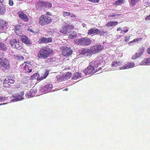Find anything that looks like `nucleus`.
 Masks as SVG:
<instances>
[{"label": "nucleus", "mask_w": 150, "mask_h": 150, "mask_svg": "<svg viewBox=\"0 0 150 150\" xmlns=\"http://www.w3.org/2000/svg\"><path fill=\"white\" fill-rule=\"evenodd\" d=\"M102 67H100L98 69H96V71L91 67L89 65L87 67L86 69L83 70V72L86 75L91 74L92 75L95 73L96 72L98 71L99 70H101L102 69Z\"/></svg>", "instance_id": "nucleus-7"}, {"label": "nucleus", "mask_w": 150, "mask_h": 150, "mask_svg": "<svg viewBox=\"0 0 150 150\" xmlns=\"http://www.w3.org/2000/svg\"><path fill=\"white\" fill-rule=\"evenodd\" d=\"M24 94L23 92H22L20 93H16L14 94L13 95V97L14 98H16L17 99L18 101H21L24 99L23 96Z\"/></svg>", "instance_id": "nucleus-22"}, {"label": "nucleus", "mask_w": 150, "mask_h": 150, "mask_svg": "<svg viewBox=\"0 0 150 150\" xmlns=\"http://www.w3.org/2000/svg\"><path fill=\"white\" fill-rule=\"evenodd\" d=\"M119 36L120 38L122 36L121 35H119Z\"/></svg>", "instance_id": "nucleus-61"}, {"label": "nucleus", "mask_w": 150, "mask_h": 150, "mask_svg": "<svg viewBox=\"0 0 150 150\" xmlns=\"http://www.w3.org/2000/svg\"><path fill=\"white\" fill-rule=\"evenodd\" d=\"M77 36V33L75 31H74L73 33H71L69 36V38H74Z\"/></svg>", "instance_id": "nucleus-34"}, {"label": "nucleus", "mask_w": 150, "mask_h": 150, "mask_svg": "<svg viewBox=\"0 0 150 150\" xmlns=\"http://www.w3.org/2000/svg\"><path fill=\"white\" fill-rule=\"evenodd\" d=\"M6 11L5 9L2 7V6H0V15L1 14H4Z\"/></svg>", "instance_id": "nucleus-36"}, {"label": "nucleus", "mask_w": 150, "mask_h": 150, "mask_svg": "<svg viewBox=\"0 0 150 150\" xmlns=\"http://www.w3.org/2000/svg\"><path fill=\"white\" fill-rule=\"evenodd\" d=\"M52 85L47 84L45 85L44 86H42L41 87L39 91L41 93V94L43 93H46L50 92L52 90Z\"/></svg>", "instance_id": "nucleus-8"}, {"label": "nucleus", "mask_w": 150, "mask_h": 150, "mask_svg": "<svg viewBox=\"0 0 150 150\" xmlns=\"http://www.w3.org/2000/svg\"><path fill=\"white\" fill-rule=\"evenodd\" d=\"M117 21H112L108 22L106 25V27L112 26H113L116 25L118 24Z\"/></svg>", "instance_id": "nucleus-28"}, {"label": "nucleus", "mask_w": 150, "mask_h": 150, "mask_svg": "<svg viewBox=\"0 0 150 150\" xmlns=\"http://www.w3.org/2000/svg\"><path fill=\"white\" fill-rule=\"evenodd\" d=\"M89 1L93 2L94 3H98L99 1V0H88Z\"/></svg>", "instance_id": "nucleus-42"}, {"label": "nucleus", "mask_w": 150, "mask_h": 150, "mask_svg": "<svg viewBox=\"0 0 150 150\" xmlns=\"http://www.w3.org/2000/svg\"><path fill=\"white\" fill-rule=\"evenodd\" d=\"M129 38L128 37H125V42H127L129 40Z\"/></svg>", "instance_id": "nucleus-45"}, {"label": "nucleus", "mask_w": 150, "mask_h": 150, "mask_svg": "<svg viewBox=\"0 0 150 150\" xmlns=\"http://www.w3.org/2000/svg\"><path fill=\"white\" fill-rule=\"evenodd\" d=\"M18 1H23L24 0H18Z\"/></svg>", "instance_id": "nucleus-60"}, {"label": "nucleus", "mask_w": 150, "mask_h": 150, "mask_svg": "<svg viewBox=\"0 0 150 150\" xmlns=\"http://www.w3.org/2000/svg\"><path fill=\"white\" fill-rule=\"evenodd\" d=\"M44 1H38L36 2L35 7L36 9L38 10H41L44 9Z\"/></svg>", "instance_id": "nucleus-20"}, {"label": "nucleus", "mask_w": 150, "mask_h": 150, "mask_svg": "<svg viewBox=\"0 0 150 150\" xmlns=\"http://www.w3.org/2000/svg\"><path fill=\"white\" fill-rule=\"evenodd\" d=\"M62 55L65 57L69 56L73 52V50L69 47H62Z\"/></svg>", "instance_id": "nucleus-12"}, {"label": "nucleus", "mask_w": 150, "mask_h": 150, "mask_svg": "<svg viewBox=\"0 0 150 150\" xmlns=\"http://www.w3.org/2000/svg\"><path fill=\"white\" fill-rule=\"evenodd\" d=\"M39 19V23L42 26L48 24L51 22L52 20L50 18L46 15H42V16L40 17Z\"/></svg>", "instance_id": "nucleus-6"}, {"label": "nucleus", "mask_w": 150, "mask_h": 150, "mask_svg": "<svg viewBox=\"0 0 150 150\" xmlns=\"http://www.w3.org/2000/svg\"><path fill=\"white\" fill-rule=\"evenodd\" d=\"M137 53L136 52L134 55L132 56V59L134 60L136 59L139 57Z\"/></svg>", "instance_id": "nucleus-38"}, {"label": "nucleus", "mask_w": 150, "mask_h": 150, "mask_svg": "<svg viewBox=\"0 0 150 150\" xmlns=\"http://www.w3.org/2000/svg\"><path fill=\"white\" fill-rule=\"evenodd\" d=\"M144 50V48H140L139 50H138L137 52H136L137 53L139 57L141 56L143 53Z\"/></svg>", "instance_id": "nucleus-32"}, {"label": "nucleus", "mask_w": 150, "mask_h": 150, "mask_svg": "<svg viewBox=\"0 0 150 150\" xmlns=\"http://www.w3.org/2000/svg\"><path fill=\"white\" fill-rule=\"evenodd\" d=\"M121 30V28H118L117 29V31H119Z\"/></svg>", "instance_id": "nucleus-51"}, {"label": "nucleus", "mask_w": 150, "mask_h": 150, "mask_svg": "<svg viewBox=\"0 0 150 150\" xmlns=\"http://www.w3.org/2000/svg\"><path fill=\"white\" fill-rule=\"evenodd\" d=\"M122 64V62L120 61H117L116 60L113 62L112 64V67H116L117 66L120 65Z\"/></svg>", "instance_id": "nucleus-30"}, {"label": "nucleus", "mask_w": 150, "mask_h": 150, "mask_svg": "<svg viewBox=\"0 0 150 150\" xmlns=\"http://www.w3.org/2000/svg\"><path fill=\"white\" fill-rule=\"evenodd\" d=\"M18 16L24 22H27L29 21V18L26 15L23 11L20 12Z\"/></svg>", "instance_id": "nucleus-18"}, {"label": "nucleus", "mask_w": 150, "mask_h": 150, "mask_svg": "<svg viewBox=\"0 0 150 150\" xmlns=\"http://www.w3.org/2000/svg\"><path fill=\"white\" fill-rule=\"evenodd\" d=\"M121 14H118L115 13H113L110 14V17H112L115 18H117V17L120 16Z\"/></svg>", "instance_id": "nucleus-35"}, {"label": "nucleus", "mask_w": 150, "mask_h": 150, "mask_svg": "<svg viewBox=\"0 0 150 150\" xmlns=\"http://www.w3.org/2000/svg\"><path fill=\"white\" fill-rule=\"evenodd\" d=\"M37 93V90L35 89H32L30 91L27 92V93L25 95V96L28 97V98H30L34 96Z\"/></svg>", "instance_id": "nucleus-21"}, {"label": "nucleus", "mask_w": 150, "mask_h": 150, "mask_svg": "<svg viewBox=\"0 0 150 150\" xmlns=\"http://www.w3.org/2000/svg\"><path fill=\"white\" fill-rule=\"evenodd\" d=\"M103 46L100 45H95L91 48V50L88 49H82L79 50L77 54L78 55H80L87 57L88 56H91L93 54L98 53L100 52L103 49Z\"/></svg>", "instance_id": "nucleus-1"}, {"label": "nucleus", "mask_w": 150, "mask_h": 150, "mask_svg": "<svg viewBox=\"0 0 150 150\" xmlns=\"http://www.w3.org/2000/svg\"><path fill=\"white\" fill-rule=\"evenodd\" d=\"M147 52L148 53L150 54V46L147 49Z\"/></svg>", "instance_id": "nucleus-48"}, {"label": "nucleus", "mask_w": 150, "mask_h": 150, "mask_svg": "<svg viewBox=\"0 0 150 150\" xmlns=\"http://www.w3.org/2000/svg\"><path fill=\"white\" fill-rule=\"evenodd\" d=\"M123 31H124V32L125 33H127V32H128V29H127L126 30H124Z\"/></svg>", "instance_id": "nucleus-53"}, {"label": "nucleus", "mask_w": 150, "mask_h": 150, "mask_svg": "<svg viewBox=\"0 0 150 150\" xmlns=\"http://www.w3.org/2000/svg\"><path fill=\"white\" fill-rule=\"evenodd\" d=\"M15 30H19L18 29V28H17L16 27V28H15Z\"/></svg>", "instance_id": "nucleus-58"}, {"label": "nucleus", "mask_w": 150, "mask_h": 150, "mask_svg": "<svg viewBox=\"0 0 150 150\" xmlns=\"http://www.w3.org/2000/svg\"><path fill=\"white\" fill-rule=\"evenodd\" d=\"M9 43L13 47L18 50L21 49L23 47V44L18 39H11Z\"/></svg>", "instance_id": "nucleus-4"}, {"label": "nucleus", "mask_w": 150, "mask_h": 150, "mask_svg": "<svg viewBox=\"0 0 150 150\" xmlns=\"http://www.w3.org/2000/svg\"><path fill=\"white\" fill-rule=\"evenodd\" d=\"M86 25L85 24L83 23V27H86Z\"/></svg>", "instance_id": "nucleus-57"}, {"label": "nucleus", "mask_w": 150, "mask_h": 150, "mask_svg": "<svg viewBox=\"0 0 150 150\" xmlns=\"http://www.w3.org/2000/svg\"><path fill=\"white\" fill-rule=\"evenodd\" d=\"M68 88H65V89L63 90V91H68Z\"/></svg>", "instance_id": "nucleus-54"}, {"label": "nucleus", "mask_w": 150, "mask_h": 150, "mask_svg": "<svg viewBox=\"0 0 150 150\" xmlns=\"http://www.w3.org/2000/svg\"><path fill=\"white\" fill-rule=\"evenodd\" d=\"M128 44H130V42H129V43H128Z\"/></svg>", "instance_id": "nucleus-62"}, {"label": "nucleus", "mask_w": 150, "mask_h": 150, "mask_svg": "<svg viewBox=\"0 0 150 150\" xmlns=\"http://www.w3.org/2000/svg\"><path fill=\"white\" fill-rule=\"evenodd\" d=\"M8 22L2 20H0V31L2 33L5 32L7 28Z\"/></svg>", "instance_id": "nucleus-13"}, {"label": "nucleus", "mask_w": 150, "mask_h": 150, "mask_svg": "<svg viewBox=\"0 0 150 150\" xmlns=\"http://www.w3.org/2000/svg\"><path fill=\"white\" fill-rule=\"evenodd\" d=\"M2 102V96H0V102Z\"/></svg>", "instance_id": "nucleus-56"}, {"label": "nucleus", "mask_w": 150, "mask_h": 150, "mask_svg": "<svg viewBox=\"0 0 150 150\" xmlns=\"http://www.w3.org/2000/svg\"><path fill=\"white\" fill-rule=\"evenodd\" d=\"M28 30L30 32H31L33 33V34H35L36 33V32H35L33 30H32V29L30 28L28 29Z\"/></svg>", "instance_id": "nucleus-43"}, {"label": "nucleus", "mask_w": 150, "mask_h": 150, "mask_svg": "<svg viewBox=\"0 0 150 150\" xmlns=\"http://www.w3.org/2000/svg\"><path fill=\"white\" fill-rule=\"evenodd\" d=\"M56 78L57 81H58V82L65 81L63 75H57L56 76Z\"/></svg>", "instance_id": "nucleus-29"}, {"label": "nucleus", "mask_w": 150, "mask_h": 150, "mask_svg": "<svg viewBox=\"0 0 150 150\" xmlns=\"http://www.w3.org/2000/svg\"><path fill=\"white\" fill-rule=\"evenodd\" d=\"M46 14L47 15H50V13L49 12H46Z\"/></svg>", "instance_id": "nucleus-52"}, {"label": "nucleus", "mask_w": 150, "mask_h": 150, "mask_svg": "<svg viewBox=\"0 0 150 150\" xmlns=\"http://www.w3.org/2000/svg\"><path fill=\"white\" fill-rule=\"evenodd\" d=\"M10 69V64L9 61L5 58L0 59V69L4 72H6Z\"/></svg>", "instance_id": "nucleus-3"}, {"label": "nucleus", "mask_w": 150, "mask_h": 150, "mask_svg": "<svg viewBox=\"0 0 150 150\" xmlns=\"http://www.w3.org/2000/svg\"><path fill=\"white\" fill-rule=\"evenodd\" d=\"M71 75V73L70 72H67L63 74L65 81L70 79Z\"/></svg>", "instance_id": "nucleus-26"}, {"label": "nucleus", "mask_w": 150, "mask_h": 150, "mask_svg": "<svg viewBox=\"0 0 150 150\" xmlns=\"http://www.w3.org/2000/svg\"><path fill=\"white\" fill-rule=\"evenodd\" d=\"M13 57L18 61H22L24 59L23 57L18 55L17 54L14 55Z\"/></svg>", "instance_id": "nucleus-31"}, {"label": "nucleus", "mask_w": 150, "mask_h": 150, "mask_svg": "<svg viewBox=\"0 0 150 150\" xmlns=\"http://www.w3.org/2000/svg\"><path fill=\"white\" fill-rule=\"evenodd\" d=\"M7 104V103H0V105H5V104Z\"/></svg>", "instance_id": "nucleus-50"}, {"label": "nucleus", "mask_w": 150, "mask_h": 150, "mask_svg": "<svg viewBox=\"0 0 150 150\" xmlns=\"http://www.w3.org/2000/svg\"><path fill=\"white\" fill-rule=\"evenodd\" d=\"M82 74L81 73L79 72H75L73 75L72 79L76 80L77 79H79L81 77H82Z\"/></svg>", "instance_id": "nucleus-24"}, {"label": "nucleus", "mask_w": 150, "mask_h": 150, "mask_svg": "<svg viewBox=\"0 0 150 150\" xmlns=\"http://www.w3.org/2000/svg\"><path fill=\"white\" fill-rule=\"evenodd\" d=\"M14 80L10 76L7 77L5 79L4 81V84L5 86H7V84L8 85H10L11 84L13 83Z\"/></svg>", "instance_id": "nucleus-17"}, {"label": "nucleus", "mask_w": 150, "mask_h": 150, "mask_svg": "<svg viewBox=\"0 0 150 150\" xmlns=\"http://www.w3.org/2000/svg\"><path fill=\"white\" fill-rule=\"evenodd\" d=\"M103 63V62L101 60L100 58H98L97 60L90 62L89 65L96 71V69H97L98 67H99V68L100 67V66Z\"/></svg>", "instance_id": "nucleus-9"}, {"label": "nucleus", "mask_w": 150, "mask_h": 150, "mask_svg": "<svg viewBox=\"0 0 150 150\" xmlns=\"http://www.w3.org/2000/svg\"><path fill=\"white\" fill-rule=\"evenodd\" d=\"M74 28L73 26L71 25L67 24L64 25L60 29V32L64 34H69L71 30Z\"/></svg>", "instance_id": "nucleus-11"}, {"label": "nucleus", "mask_w": 150, "mask_h": 150, "mask_svg": "<svg viewBox=\"0 0 150 150\" xmlns=\"http://www.w3.org/2000/svg\"><path fill=\"white\" fill-rule=\"evenodd\" d=\"M127 27H124V28H123V30H126L127 29Z\"/></svg>", "instance_id": "nucleus-55"}, {"label": "nucleus", "mask_w": 150, "mask_h": 150, "mask_svg": "<svg viewBox=\"0 0 150 150\" xmlns=\"http://www.w3.org/2000/svg\"><path fill=\"white\" fill-rule=\"evenodd\" d=\"M8 99V97L4 96H2V102H4L6 100H7Z\"/></svg>", "instance_id": "nucleus-40"}, {"label": "nucleus", "mask_w": 150, "mask_h": 150, "mask_svg": "<svg viewBox=\"0 0 150 150\" xmlns=\"http://www.w3.org/2000/svg\"><path fill=\"white\" fill-rule=\"evenodd\" d=\"M7 49V46L6 44L1 42H0V50L4 51H6Z\"/></svg>", "instance_id": "nucleus-25"}, {"label": "nucleus", "mask_w": 150, "mask_h": 150, "mask_svg": "<svg viewBox=\"0 0 150 150\" xmlns=\"http://www.w3.org/2000/svg\"><path fill=\"white\" fill-rule=\"evenodd\" d=\"M22 67H23V68H24L25 69V68H26L27 67H28V69L29 71H28L27 72L28 73H30L32 71V69H30L29 67H28V66H27V65L26 64H23Z\"/></svg>", "instance_id": "nucleus-37"}, {"label": "nucleus", "mask_w": 150, "mask_h": 150, "mask_svg": "<svg viewBox=\"0 0 150 150\" xmlns=\"http://www.w3.org/2000/svg\"><path fill=\"white\" fill-rule=\"evenodd\" d=\"M91 42V40L87 38H81L78 39L77 43L79 45H90Z\"/></svg>", "instance_id": "nucleus-10"}, {"label": "nucleus", "mask_w": 150, "mask_h": 150, "mask_svg": "<svg viewBox=\"0 0 150 150\" xmlns=\"http://www.w3.org/2000/svg\"><path fill=\"white\" fill-rule=\"evenodd\" d=\"M150 64V56L149 57L143 60L142 62L140 63L141 65H146Z\"/></svg>", "instance_id": "nucleus-23"}, {"label": "nucleus", "mask_w": 150, "mask_h": 150, "mask_svg": "<svg viewBox=\"0 0 150 150\" xmlns=\"http://www.w3.org/2000/svg\"><path fill=\"white\" fill-rule=\"evenodd\" d=\"M63 15L64 16H70L71 13L70 12H64L63 13Z\"/></svg>", "instance_id": "nucleus-39"}, {"label": "nucleus", "mask_w": 150, "mask_h": 150, "mask_svg": "<svg viewBox=\"0 0 150 150\" xmlns=\"http://www.w3.org/2000/svg\"><path fill=\"white\" fill-rule=\"evenodd\" d=\"M138 39H134V40H133V41L132 42H131L130 43H131L132 42H135L136 41H138Z\"/></svg>", "instance_id": "nucleus-49"}, {"label": "nucleus", "mask_w": 150, "mask_h": 150, "mask_svg": "<svg viewBox=\"0 0 150 150\" xmlns=\"http://www.w3.org/2000/svg\"><path fill=\"white\" fill-rule=\"evenodd\" d=\"M22 42L28 45H31L32 43V41L26 36L22 35L21 38Z\"/></svg>", "instance_id": "nucleus-14"}, {"label": "nucleus", "mask_w": 150, "mask_h": 150, "mask_svg": "<svg viewBox=\"0 0 150 150\" xmlns=\"http://www.w3.org/2000/svg\"><path fill=\"white\" fill-rule=\"evenodd\" d=\"M49 72L48 70H46L42 74V76L39 77V74L38 73H36L31 76V78L32 79H36L38 81H41L45 79L49 74Z\"/></svg>", "instance_id": "nucleus-5"}, {"label": "nucleus", "mask_w": 150, "mask_h": 150, "mask_svg": "<svg viewBox=\"0 0 150 150\" xmlns=\"http://www.w3.org/2000/svg\"><path fill=\"white\" fill-rule=\"evenodd\" d=\"M51 49L47 47H44L38 52V57L39 59H45L53 52Z\"/></svg>", "instance_id": "nucleus-2"}, {"label": "nucleus", "mask_w": 150, "mask_h": 150, "mask_svg": "<svg viewBox=\"0 0 150 150\" xmlns=\"http://www.w3.org/2000/svg\"><path fill=\"white\" fill-rule=\"evenodd\" d=\"M145 19L146 20H150V14L147 16L146 18Z\"/></svg>", "instance_id": "nucleus-47"}, {"label": "nucleus", "mask_w": 150, "mask_h": 150, "mask_svg": "<svg viewBox=\"0 0 150 150\" xmlns=\"http://www.w3.org/2000/svg\"><path fill=\"white\" fill-rule=\"evenodd\" d=\"M38 42L40 43H46L52 42V39L50 38L41 37L38 40Z\"/></svg>", "instance_id": "nucleus-15"}, {"label": "nucleus", "mask_w": 150, "mask_h": 150, "mask_svg": "<svg viewBox=\"0 0 150 150\" xmlns=\"http://www.w3.org/2000/svg\"><path fill=\"white\" fill-rule=\"evenodd\" d=\"M124 32V31H123V30H121V32L120 33V34H122V32Z\"/></svg>", "instance_id": "nucleus-59"}, {"label": "nucleus", "mask_w": 150, "mask_h": 150, "mask_svg": "<svg viewBox=\"0 0 150 150\" xmlns=\"http://www.w3.org/2000/svg\"><path fill=\"white\" fill-rule=\"evenodd\" d=\"M52 4L51 3L48 2L44 1V9L45 8H50L52 7Z\"/></svg>", "instance_id": "nucleus-27"}, {"label": "nucleus", "mask_w": 150, "mask_h": 150, "mask_svg": "<svg viewBox=\"0 0 150 150\" xmlns=\"http://www.w3.org/2000/svg\"><path fill=\"white\" fill-rule=\"evenodd\" d=\"M135 65V64L134 63H128L120 67V69L121 70L132 68L134 67Z\"/></svg>", "instance_id": "nucleus-19"}, {"label": "nucleus", "mask_w": 150, "mask_h": 150, "mask_svg": "<svg viewBox=\"0 0 150 150\" xmlns=\"http://www.w3.org/2000/svg\"><path fill=\"white\" fill-rule=\"evenodd\" d=\"M106 33V32H105L104 31H101V33L100 34V35H103L105 33Z\"/></svg>", "instance_id": "nucleus-46"}, {"label": "nucleus", "mask_w": 150, "mask_h": 150, "mask_svg": "<svg viewBox=\"0 0 150 150\" xmlns=\"http://www.w3.org/2000/svg\"><path fill=\"white\" fill-rule=\"evenodd\" d=\"M8 4L10 6H13V0H9Z\"/></svg>", "instance_id": "nucleus-41"}, {"label": "nucleus", "mask_w": 150, "mask_h": 150, "mask_svg": "<svg viewBox=\"0 0 150 150\" xmlns=\"http://www.w3.org/2000/svg\"><path fill=\"white\" fill-rule=\"evenodd\" d=\"M11 101L12 102H15L16 101H18L17 99L16 98H14L12 99L11 100Z\"/></svg>", "instance_id": "nucleus-44"}, {"label": "nucleus", "mask_w": 150, "mask_h": 150, "mask_svg": "<svg viewBox=\"0 0 150 150\" xmlns=\"http://www.w3.org/2000/svg\"><path fill=\"white\" fill-rule=\"evenodd\" d=\"M123 1L124 0H118L114 2L113 5L115 6L120 5L123 3Z\"/></svg>", "instance_id": "nucleus-33"}, {"label": "nucleus", "mask_w": 150, "mask_h": 150, "mask_svg": "<svg viewBox=\"0 0 150 150\" xmlns=\"http://www.w3.org/2000/svg\"><path fill=\"white\" fill-rule=\"evenodd\" d=\"M101 33V31L98 29L96 28H91L88 30V34L89 35H91L92 34H99Z\"/></svg>", "instance_id": "nucleus-16"}]
</instances>
